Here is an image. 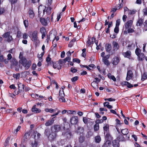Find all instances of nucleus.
<instances>
[{
  "label": "nucleus",
  "instance_id": "obj_1",
  "mask_svg": "<svg viewBox=\"0 0 147 147\" xmlns=\"http://www.w3.org/2000/svg\"><path fill=\"white\" fill-rule=\"evenodd\" d=\"M31 40L35 43H37L38 41V31L37 30L34 31L29 36Z\"/></svg>",
  "mask_w": 147,
  "mask_h": 147
},
{
  "label": "nucleus",
  "instance_id": "obj_2",
  "mask_svg": "<svg viewBox=\"0 0 147 147\" xmlns=\"http://www.w3.org/2000/svg\"><path fill=\"white\" fill-rule=\"evenodd\" d=\"M21 61L22 65L26 69H28L30 66L31 64V61H29L28 62L26 58H23L21 59Z\"/></svg>",
  "mask_w": 147,
  "mask_h": 147
},
{
  "label": "nucleus",
  "instance_id": "obj_3",
  "mask_svg": "<svg viewBox=\"0 0 147 147\" xmlns=\"http://www.w3.org/2000/svg\"><path fill=\"white\" fill-rule=\"evenodd\" d=\"M62 136L65 138L69 139L72 136V134L69 130L67 129L66 131L62 133Z\"/></svg>",
  "mask_w": 147,
  "mask_h": 147
},
{
  "label": "nucleus",
  "instance_id": "obj_4",
  "mask_svg": "<svg viewBox=\"0 0 147 147\" xmlns=\"http://www.w3.org/2000/svg\"><path fill=\"white\" fill-rule=\"evenodd\" d=\"M40 22L43 25L46 26L50 22V17H47L46 19L44 18H40Z\"/></svg>",
  "mask_w": 147,
  "mask_h": 147
},
{
  "label": "nucleus",
  "instance_id": "obj_5",
  "mask_svg": "<svg viewBox=\"0 0 147 147\" xmlns=\"http://www.w3.org/2000/svg\"><path fill=\"white\" fill-rule=\"evenodd\" d=\"M110 57V55H105V57H104V58H102V62L105 65H106L107 66H109L110 64V63L108 60Z\"/></svg>",
  "mask_w": 147,
  "mask_h": 147
},
{
  "label": "nucleus",
  "instance_id": "obj_6",
  "mask_svg": "<svg viewBox=\"0 0 147 147\" xmlns=\"http://www.w3.org/2000/svg\"><path fill=\"white\" fill-rule=\"evenodd\" d=\"M79 120L77 116H73L70 119V122L72 124H76L78 122Z\"/></svg>",
  "mask_w": 147,
  "mask_h": 147
},
{
  "label": "nucleus",
  "instance_id": "obj_7",
  "mask_svg": "<svg viewBox=\"0 0 147 147\" xmlns=\"http://www.w3.org/2000/svg\"><path fill=\"white\" fill-rule=\"evenodd\" d=\"M121 132L123 135H126V138L127 139H129L130 135L128 134L129 131L128 129L125 128L121 130Z\"/></svg>",
  "mask_w": 147,
  "mask_h": 147
},
{
  "label": "nucleus",
  "instance_id": "obj_8",
  "mask_svg": "<svg viewBox=\"0 0 147 147\" xmlns=\"http://www.w3.org/2000/svg\"><path fill=\"white\" fill-rule=\"evenodd\" d=\"M51 129L52 130H54V131L56 133L60 131L61 128L60 125H55L52 127Z\"/></svg>",
  "mask_w": 147,
  "mask_h": 147
},
{
  "label": "nucleus",
  "instance_id": "obj_9",
  "mask_svg": "<svg viewBox=\"0 0 147 147\" xmlns=\"http://www.w3.org/2000/svg\"><path fill=\"white\" fill-rule=\"evenodd\" d=\"M57 133L51 130V133L48 136V138L51 141L53 140L56 137Z\"/></svg>",
  "mask_w": 147,
  "mask_h": 147
},
{
  "label": "nucleus",
  "instance_id": "obj_10",
  "mask_svg": "<svg viewBox=\"0 0 147 147\" xmlns=\"http://www.w3.org/2000/svg\"><path fill=\"white\" fill-rule=\"evenodd\" d=\"M133 76V74L132 71L131 70H128L126 78V80L127 81L129 80L132 78Z\"/></svg>",
  "mask_w": 147,
  "mask_h": 147
},
{
  "label": "nucleus",
  "instance_id": "obj_11",
  "mask_svg": "<svg viewBox=\"0 0 147 147\" xmlns=\"http://www.w3.org/2000/svg\"><path fill=\"white\" fill-rule=\"evenodd\" d=\"M144 20V18L139 17L136 22V26H141L143 24Z\"/></svg>",
  "mask_w": 147,
  "mask_h": 147
},
{
  "label": "nucleus",
  "instance_id": "obj_12",
  "mask_svg": "<svg viewBox=\"0 0 147 147\" xmlns=\"http://www.w3.org/2000/svg\"><path fill=\"white\" fill-rule=\"evenodd\" d=\"M133 21L132 20H128L125 24L124 27L127 30L130 28L133 24Z\"/></svg>",
  "mask_w": 147,
  "mask_h": 147
},
{
  "label": "nucleus",
  "instance_id": "obj_13",
  "mask_svg": "<svg viewBox=\"0 0 147 147\" xmlns=\"http://www.w3.org/2000/svg\"><path fill=\"white\" fill-rule=\"evenodd\" d=\"M122 55L125 57L130 59L131 56V53L130 51H127L126 52H123Z\"/></svg>",
  "mask_w": 147,
  "mask_h": 147
},
{
  "label": "nucleus",
  "instance_id": "obj_14",
  "mask_svg": "<svg viewBox=\"0 0 147 147\" xmlns=\"http://www.w3.org/2000/svg\"><path fill=\"white\" fill-rule=\"evenodd\" d=\"M18 61L16 60V59L13 60V61L11 65H13V66H14L15 67V70L16 71H18L19 70V69L20 68V65L18 66Z\"/></svg>",
  "mask_w": 147,
  "mask_h": 147
},
{
  "label": "nucleus",
  "instance_id": "obj_15",
  "mask_svg": "<svg viewBox=\"0 0 147 147\" xmlns=\"http://www.w3.org/2000/svg\"><path fill=\"white\" fill-rule=\"evenodd\" d=\"M55 117H53L51 119L48 120L45 123V125L47 126H50L52 125L54 122L55 120L54 119Z\"/></svg>",
  "mask_w": 147,
  "mask_h": 147
},
{
  "label": "nucleus",
  "instance_id": "obj_16",
  "mask_svg": "<svg viewBox=\"0 0 147 147\" xmlns=\"http://www.w3.org/2000/svg\"><path fill=\"white\" fill-rule=\"evenodd\" d=\"M19 91L18 92H24V85L21 83H18V84Z\"/></svg>",
  "mask_w": 147,
  "mask_h": 147
},
{
  "label": "nucleus",
  "instance_id": "obj_17",
  "mask_svg": "<svg viewBox=\"0 0 147 147\" xmlns=\"http://www.w3.org/2000/svg\"><path fill=\"white\" fill-rule=\"evenodd\" d=\"M119 59L118 57H115L113 58L112 63L114 65H116L119 63Z\"/></svg>",
  "mask_w": 147,
  "mask_h": 147
},
{
  "label": "nucleus",
  "instance_id": "obj_18",
  "mask_svg": "<svg viewBox=\"0 0 147 147\" xmlns=\"http://www.w3.org/2000/svg\"><path fill=\"white\" fill-rule=\"evenodd\" d=\"M36 105H34L32 108V111L35 113H38L41 112V110L37 108L36 107Z\"/></svg>",
  "mask_w": 147,
  "mask_h": 147
},
{
  "label": "nucleus",
  "instance_id": "obj_19",
  "mask_svg": "<svg viewBox=\"0 0 147 147\" xmlns=\"http://www.w3.org/2000/svg\"><path fill=\"white\" fill-rule=\"evenodd\" d=\"M105 138L106 141L111 142L113 139V138L108 133H107L105 136Z\"/></svg>",
  "mask_w": 147,
  "mask_h": 147
},
{
  "label": "nucleus",
  "instance_id": "obj_20",
  "mask_svg": "<svg viewBox=\"0 0 147 147\" xmlns=\"http://www.w3.org/2000/svg\"><path fill=\"white\" fill-rule=\"evenodd\" d=\"M31 133L30 132H27L25 133L24 136V140L25 142L27 141V140L30 138Z\"/></svg>",
  "mask_w": 147,
  "mask_h": 147
},
{
  "label": "nucleus",
  "instance_id": "obj_21",
  "mask_svg": "<svg viewBox=\"0 0 147 147\" xmlns=\"http://www.w3.org/2000/svg\"><path fill=\"white\" fill-rule=\"evenodd\" d=\"M137 56L138 60L141 61H143L145 57L144 54L143 53H140V55Z\"/></svg>",
  "mask_w": 147,
  "mask_h": 147
},
{
  "label": "nucleus",
  "instance_id": "obj_22",
  "mask_svg": "<svg viewBox=\"0 0 147 147\" xmlns=\"http://www.w3.org/2000/svg\"><path fill=\"white\" fill-rule=\"evenodd\" d=\"M28 12L29 17L31 19L33 18L35 16V14L32 9L31 8L29 9Z\"/></svg>",
  "mask_w": 147,
  "mask_h": 147
},
{
  "label": "nucleus",
  "instance_id": "obj_23",
  "mask_svg": "<svg viewBox=\"0 0 147 147\" xmlns=\"http://www.w3.org/2000/svg\"><path fill=\"white\" fill-rule=\"evenodd\" d=\"M113 147H119V141L117 140L113 141L112 142Z\"/></svg>",
  "mask_w": 147,
  "mask_h": 147
},
{
  "label": "nucleus",
  "instance_id": "obj_24",
  "mask_svg": "<svg viewBox=\"0 0 147 147\" xmlns=\"http://www.w3.org/2000/svg\"><path fill=\"white\" fill-rule=\"evenodd\" d=\"M117 139L119 141H125L126 140H128L127 139H126V137L125 138H124L122 135H119V136L117 138Z\"/></svg>",
  "mask_w": 147,
  "mask_h": 147
},
{
  "label": "nucleus",
  "instance_id": "obj_25",
  "mask_svg": "<svg viewBox=\"0 0 147 147\" xmlns=\"http://www.w3.org/2000/svg\"><path fill=\"white\" fill-rule=\"evenodd\" d=\"M101 140V138L100 136L97 135L94 137V141L95 142L99 143Z\"/></svg>",
  "mask_w": 147,
  "mask_h": 147
},
{
  "label": "nucleus",
  "instance_id": "obj_26",
  "mask_svg": "<svg viewBox=\"0 0 147 147\" xmlns=\"http://www.w3.org/2000/svg\"><path fill=\"white\" fill-rule=\"evenodd\" d=\"M147 79V72L144 71L143 74H142L141 80L143 81Z\"/></svg>",
  "mask_w": 147,
  "mask_h": 147
},
{
  "label": "nucleus",
  "instance_id": "obj_27",
  "mask_svg": "<svg viewBox=\"0 0 147 147\" xmlns=\"http://www.w3.org/2000/svg\"><path fill=\"white\" fill-rule=\"evenodd\" d=\"M102 25L100 23H97L95 25V29L97 30H100L102 27Z\"/></svg>",
  "mask_w": 147,
  "mask_h": 147
},
{
  "label": "nucleus",
  "instance_id": "obj_28",
  "mask_svg": "<svg viewBox=\"0 0 147 147\" xmlns=\"http://www.w3.org/2000/svg\"><path fill=\"white\" fill-rule=\"evenodd\" d=\"M111 144V141H106L102 145V147H110V146Z\"/></svg>",
  "mask_w": 147,
  "mask_h": 147
},
{
  "label": "nucleus",
  "instance_id": "obj_29",
  "mask_svg": "<svg viewBox=\"0 0 147 147\" xmlns=\"http://www.w3.org/2000/svg\"><path fill=\"white\" fill-rule=\"evenodd\" d=\"M52 63H53V67L54 69L57 68L58 69H61V67L60 66H59V64L56 63V62L54 63L53 62H52Z\"/></svg>",
  "mask_w": 147,
  "mask_h": 147
},
{
  "label": "nucleus",
  "instance_id": "obj_30",
  "mask_svg": "<svg viewBox=\"0 0 147 147\" xmlns=\"http://www.w3.org/2000/svg\"><path fill=\"white\" fill-rule=\"evenodd\" d=\"M51 131L50 129H47L45 130V134L48 137L51 133Z\"/></svg>",
  "mask_w": 147,
  "mask_h": 147
},
{
  "label": "nucleus",
  "instance_id": "obj_31",
  "mask_svg": "<svg viewBox=\"0 0 147 147\" xmlns=\"http://www.w3.org/2000/svg\"><path fill=\"white\" fill-rule=\"evenodd\" d=\"M113 45V47L115 48L117 50H118L119 49V46L116 42L113 41L112 43Z\"/></svg>",
  "mask_w": 147,
  "mask_h": 147
},
{
  "label": "nucleus",
  "instance_id": "obj_32",
  "mask_svg": "<svg viewBox=\"0 0 147 147\" xmlns=\"http://www.w3.org/2000/svg\"><path fill=\"white\" fill-rule=\"evenodd\" d=\"M98 84L97 83L94 81L92 82L91 83V86L94 88H98Z\"/></svg>",
  "mask_w": 147,
  "mask_h": 147
},
{
  "label": "nucleus",
  "instance_id": "obj_33",
  "mask_svg": "<svg viewBox=\"0 0 147 147\" xmlns=\"http://www.w3.org/2000/svg\"><path fill=\"white\" fill-rule=\"evenodd\" d=\"M18 92H13V93L9 92L8 95L14 98L15 96L18 95Z\"/></svg>",
  "mask_w": 147,
  "mask_h": 147
},
{
  "label": "nucleus",
  "instance_id": "obj_34",
  "mask_svg": "<svg viewBox=\"0 0 147 147\" xmlns=\"http://www.w3.org/2000/svg\"><path fill=\"white\" fill-rule=\"evenodd\" d=\"M109 125L106 124L105 126L103 127V129L104 130V134H105V131L107 132L109 131Z\"/></svg>",
  "mask_w": 147,
  "mask_h": 147
},
{
  "label": "nucleus",
  "instance_id": "obj_35",
  "mask_svg": "<svg viewBox=\"0 0 147 147\" xmlns=\"http://www.w3.org/2000/svg\"><path fill=\"white\" fill-rule=\"evenodd\" d=\"M111 46L110 44H109L105 48L107 52H109L111 49Z\"/></svg>",
  "mask_w": 147,
  "mask_h": 147
},
{
  "label": "nucleus",
  "instance_id": "obj_36",
  "mask_svg": "<svg viewBox=\"0 0 147 147\" xmlns=\"http://www.w3.org/2000/svg\"><path fill=\"white\" fill-rule=\"evenodd\" d=\"M141 50L139 48H137L136 49L135 53L136 55L138 56L141 53Z\"/></svg>",
  "mask_w": 147,
  "mask_h": 147
},
{
  "label": "nucleus",
  "instance_id": "obj_37",
  "mask_svg": "<svg viewBox=\"0 0 147 147\" xmlns=\"http://www.w3.org/2000/svg\"><path fill=\"white\" fill-rule=\"evenodd\" d=\"M99 128V124L98 123H96L94 126V130L95 131H98Z\"/></svg>",
  "mask_w": 147,
  "mask_h": 147
},
{
  "label": "nucleus",
  "instance_id": "obj_38",
  "mask_svg": "<svg viewBox=\"0 0 147 147\" xmlns=\"http://www.w3.org/2000/svg\"><path fill=\"white\" fill-rule=\"evenodd\" d=\"M71 60V58L70 57H67L64 59H62V60L64 64L67 61L69 62Z\"/></svg>",
  "mask_w": 147,
  "mask_h": 147
},
{
  "label": "nucleus",
  "instance_id": "obj_39",
  "mask_svg": "<svg viewBox=\"0 0 147 147\" xmlns=\"http://www.w3.org/2000/svg\"><path fill=\"white\" fill-rule=\"evenodd\" d=\"M40 31L41 33H46V30L44 27H42L40 29Z\"/></svg>",
  "mask_w": 147,
  "mask_h": 147
},
{
  "label": "nucleus",
  "instance_id": "obj_40",
  "mask_svg": "<svg viewBox=\"0 0 147 147\" xmlns=\"http://www.w3.org/2000/svg\"><path fill=\"white\" fill-rule=\"evenodd\" d=\"M10 32H5L3 36L4 38H7L10 35Z\"/></svg>",
  "mask_w": 147,
  "mask_h": 147
},
{
  "label": "nucleus",
  "instance_id": "obj_41",
  "mask_svg": "<svg viewBox=\"0 0 147 147\" xmlns=\"http://www.w3.org/2000/svg\"><path fill=\"white\" fill-rule=\"evenodd\" d=\"M136 10L135 9H133L132 10H129V15H131L134 14L136 12Z\"/></svg>",
  "mask_w": 147,
  "mask_h": 147
},
{
  "label": "nucleus",
  "instance_id": "obj_42",
  "mask_svg": "<svg viewBox=\"0 0 147 147\" xmlns=\"http://www.w3.org/2000/svg\"><path fill=\"white\" fill-rule=\"evenodd\" d=\"M13 77L16 79H18L20 77V74L19 73L16 74H13Z\"/></svg>",
  "mask_w": 147,
  "mask_h": 147
},
{
  "label": "nucleus",
  "instance_id": "obj_43",
  "mask_svg": "<svg viewBox=\"0 0 147 147\" xmlns=\"http://www.w3.org/2000/svg\"><path fill=\"white\" fill-rule=\"evenodd\" d=\"M45 53V52H42L40 55H39L38 54V58L39 60H42V57L44 55Z\"/></svg>",
  "mask_w": 147,
  "mask_h": 147
},
{
  "label": "nucleus",
  "instance_id": "obj_44",
  "mask_svg": "<svg viewBox=\"0 0 147 147\" xmlns=\"http://www.w3.org/2000/svg\"><path fill=\"white\" fill-rule=\"evenodd\" d=\"M48 6L49 7H48L47 9L46 12L49 14H50L51 13L52 8L51 7H50V6Z\"/></svg>",
  "mask_w": 147,
  "mask_h": 147
},
{
  "label": "nucleus",
  "instance_id": "obj_45",
  "mask_svg": "<svg viewBox=\"0 0 147 147\" xmlns=\"http://www.w3.org/2000/svg\"><path fill=\"white\" fill-rule=\"evenodd\" d=\"M83 131V128L82 127H78L77 132L78 133H80L82 132Z\"/></svg>",
  "mask_w": 147,
  "mask_h": 147
},
{
  "label": "nucleus",
  "instance_id": "obj_46",
  "mask_svg": "<svg viewBox=\"0 0 147 147\" xmlns=\"http://www.w3.org/2000/svg\"><path fill=\"white\" fill-rule=\"evenodd\" d=\"M114 32L116 34L118 33L119 31V27L115 26L114 30Z\"/></svg>",
  "mask_w": 147,
  "mask_h": 147
},
{
  "label": "nucleus",
  "instance_id": "obj_47",
  "mask_svg": "<svg viewBox=\"0 0 147 147\" xmlns=\"http://www.w3.org/2000/svg\"><path fill=\"white\" fill-rule=\"evenodd\" d=\"M54 38L53 39V42L52 44H53V42H54V41L56 39V41H58L59 39V37L58 36H57V33H56L54 34Z\"/></svg>",
  "mask_w": 147,
  "mask_h": 147
},
{
  "label": "nucleus",
  "instance_id": "obj_48",
  "mask_svg": "<svg viewBox=\"0 0 147 147\" xmlns=\"http://www.w3.org/2000/svg\"><path fill=\"white\" fill-rule=\"evenodd\" d=\"M84 140V137L83 136H80L79 138V141L80 142L82 143Z\"/></svg>",
  "mask_w": 147,
  "mask_h": 147
},
{
  "label": "nucleus",
  "instance_id": "obj_49",
  "mask_svg": "<svg viewBox=\"0 0 147 147\" xmlns=\"http://www.w3.org/2000/svg\"><path fill=\"white\" fill-rule=\"evenodd\" d=\"M24 24L26 28L28 27V20H24L23 21Z\"/></svg>",
  "mask_w": 147,
  "mask_h": 147
},
{
  "label": "nucleus",
  "instance_id": "obj_50",
  "mask_svg": "<svg viewBox=\"0 0 147 147\" xmlns=\"http://www.w3.org/2000/svg\"><path fill=\"white\" fill-rule=\"evenodd\" d=\"M54 110L52 109H45V111L46 112H49L52 113L54 112Z\"/></svg>",
  "mask_w": 147,
  "mask_h": 147
},
{
  "label": "nucleus",
  "instance_id": "obj_51",
  "mask_svg": "<svg viewBox=\"0 0 147 147\" xmlns=\"http://www.w3.org/2000/svg\"><path fill=\"white\" fill-rule=\"evenodd\" d=\"M88 119H90L87 118L86 117H83V121L84 122L85 124H86L88 122Z\"/></svg>",
  "mask_w": 147,
  "mask_h": 147
},
{
  "label": "nucleus",
  "instance_id": "obj_52",
  "mask_svg": "<svg viewBox=\"0 0 147 147\" xmlns=\"http://www.w3.org/2000/svg\"><path fill=\"white\" fill-rule=\"evenodd\" d=\"M51 58L50 57V55H48V56L47 57L46 59V61L47 63H49L50 62V63L51 62H52V61H51Z\"/></svg>",
  "mask_w": 147,
  "mask_h": 147
},
{
  "label": "nucleus",
  "instance_id": "obj_53",
  "mask_svg": "<svg viewBox=\"0 0 147 147\" xmlns=\"http://www.w3.org/2000/svg\"><path fill=\"white\" fill-rule=\"evenodd\" d=\"M73 62H76L78 63H80V59L78 58H74L73 59Z\"/></svg>",
  "mask_w": 147,
  "mask_h": 147
},
{
  "label": "nucleus",
  "instance_id": "obj_54",
  "mask_svg": "<svg viewBox=\"0 0 147 147\" xmlns=\"http://www.w3.org/2000/svg\"><path fill=\"white\" fill-rule=\"evenodd\" d=\"M5 11V9L4 8L0 7V15L4 13Z\"/></svg>",
  "mask_w": 147,
  "mask_h": 147
},
{
  "label": "nucleus",
  "instance_id": "obj_55",
  "mask_svg": "<svg viewBox=\"0 0 147 147\" xmlns=\"http://www.w3.org/2000/svg\"><path fill=\"white\" fill-rule=\"evenodd\" d=\"M143 12L144 15L145 16H147V7L144 8L143 9Z\"/></svg>",
  "mask_w": 147,
  "mask_h": 147
},
{
  "label": "nucleus",
  "instance_id": "obj_56",
  "mask_svg": "<svg viewBox=\"0 0 147 147\" xmlns=\"http://www.w3.org/2000/svg\"><path fill=\"white\" fill-rule=\"evenodd\" d=\"M32 147H37L38 143L36 141H35L34 143H32L31 144Z\"/></svg>",
  "mask_w": 147,
  "mask_h": 147
},
{
  "label": "nucleus",
  "instance_id": "obj_57",
  "mask_svg": "<svg viewBox=\"0 0 147 147\" xmlns=\"http://www.w3.org/2000/svg\"><path fill=\"white\" fill-rule=\"evenodd\" d=\"M78 71V70L75 69V68L71 67V68L70 71L73 73H75L76 72Z\"/></svg>",
  "mask_w": 147,
  "mask_h": 147
},
{
  "label": "nucleus",
  "instance_id": "obj_58",
  "mask_svg": "<svg viewBox=\"0 0 147 147\" xmlns=\"http://www.w3.org/2000/svg\"><path fill=\"white\" fill-rule=\"evenodd\" d=\"M78 76H75L73 77L71 79V80L72 82H75L78 79Z\"/></svg>",
  "mask_w": 147,
  "mask_h": 147
},
{
  "label": "nucleus",
  "instance_id": "obj_59",
  "mask_svg": "<svg viewBox=\"0 0 147 147\" xmlns=\"http://www.w3.org/2000/svg\"><path fill=\"white\" fill-rule=\"evenodd\" d=\"M127 29L128 33H132L134 32V30L133 29L131 28H130Z\"/></svg>",
  "mask_w": 147,
  "mask_h": 147
},
{
  "label": "nucleus",
  "instance_id": "obj_60",
  "mask_svg": "<svg viewBox=\"0 0 147 147\" xmlns=\"http://www.w3.org/2000/svg\"><path fill=\"white\" fill-rule=\"evenodd\" d=\"M120 19H117L116 21V24L115 26L119 27L120 24Z\"/></svg>",
  "mask_w": 147,
  "mask_h": 147
},
{
  "label": "nucleus",
  "instance_id": "obj_61",
  "mask_svg": "<svg viewBox=\"0 0 147 147\" xmlns=\"http://www.w3.org/2000/svg\"><path fill=\"white\" fill-rule=\"evenodd\" d=\"M7 38V41L8 42H10L11 41L13 40L12 36H10V35Z\"/></svg>",
  "mask_w": 147,
  "mask_h": 147
},
{
  "label": "nucleus",
  "instance_id": "obj_62",
  "mask_svg": "<svg viewBox=\"0 0 147 147\" xmlns=\"http://www.w3.org/2000/svg\"><path fill=\"white\" fill-rule=\"evenodd\" d=\"M31 96L33 98H37L38 96V95L36 94L32 93L30 94Z\"/></svg>",
  "mask_w": 147,
  "mask_h": 147
},
{
  "label": "nucleus",
  "instance_id": "obj_63",
  "mask_svg": "<svg viewBox=\"0 0 147 147\" xmlns=\"http://www.w3.org/2000/svg\"><path fill=\"white\" fill-rule=\"evenodd\" d=\"M21 32L19 31H18L17 32V37L18 38H20L21 36Z\"/></svg>",
  "mask_w": 147,
  "mask_h": 147
},
{
  "label": "nucleus",
  "instance_id": "obj_64",
  "mask_svg": "<svg viewBox=\"0 0 147 147\" xmlns=\"http://www.w3.org/2000/svg\"><path fill=\"white\" fill-rule=\"evenodd\" d=\"M59 100L61 102H65V100L64 97H61L59 99Z\"/></svg>",
  "mask_w": 147,
  "mask_h": 147
}]
</instances>
